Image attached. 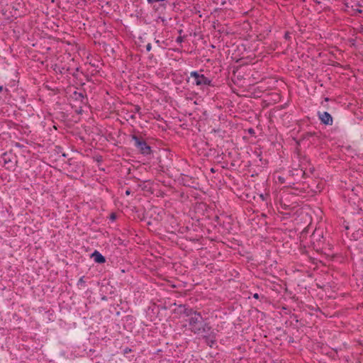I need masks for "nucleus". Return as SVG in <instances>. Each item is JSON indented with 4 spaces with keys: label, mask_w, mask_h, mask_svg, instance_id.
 Returning <instances> with one entry per match:
<instances>
[{
    "label": "nucleus",
    "mask_w": 363,
    "mask_h": 363,
    "mask_svg": "<svg viewBox=\"0 0 363 363\" xmlns=\"http://www.w3.org/2000/svg\"><path fill=\"white\" fill-rule=\"evenodd\" d=\"M190 330L196 335L207 334L211 330L210 324L204 321L201 313H194L188 320Z\"/></svg>",
    "instance_id": "obj_1"
},
{
    "label": "nucleus",
    "mask_w": 363,
    "mask_h": 363,
    "mask_svg": "<svg viewBox=\"0 0 363 363\" xmlns=\"http://www.w3.org/2000/svg\"><path fill=\"white\" fill-rule=\"evenodd\" d=\"M190 77L194 78L193 84H196L198 86H200L201 89H203L207 86H213L212 81L205 77L202 74H199L196 71H193L190 73Z\"/></svg>",
    "instance_id": "obj_2"
},
{
    "label": "nucleus",
    "mask_w": 363,
    "mask_h": 363,
    "mask_svg": "<svg viewBox=\"0 0 363 363\" xmlns=\"http://www.w3.org/2000/svg\"><path fill=\"white\" fill-rule=\"evenodd\" d=\"M132 140L134 141L135 146L143 155H148L151 152L150 147L147 144L145 140L135 135H131Z\"/></svg>",
    "instance_id": "obj_3"
},
{
    "label": "nucleus",
    "mask_w": 363,
    "mask_h": 363,
    "mask_svg": "<svg viewBox=\"0 0 363 363\" xmlns=\"http://www.w3.org/2000/svg\"><path fill=\"white\" fill-rule=\"evenodd\" d=\"M70 98L75 102H79L82 104H84L86 103V95L84 92H79L77 91H74L71 95Z\"/></svg>",
    "instance_id": "obj_4"
},
{
    "label": "nucleus",
    "mask_w": 363,
    "mask_h": 363,
    "mask_svg": "<svg viewBox=\"0 0 363 363\" xmlns=\"http://www.w3.org/2000/svg\"><path fill=\"white\" fill-rule=\"evenodd\" d=\"M318 117L322 123L325 125L333 124V118L329 113L326 111H324L323 113L318 112Z\"/></svg>",
    "instance_id": "obj_5"
},
{
    "label": "nucleus",
    "mask_w": 363,
    "mask_h": 363,
    "mask_svg": "<svg viewBox=\"0 0 363 363\" xmlns=\"http://www.w3.org/2000/svg\"><path fill=\"white\" fill-rule=\"evenodd\" d=\"M1 158L4 161V166L6 169H10L14 167V162L11 160L10 154L4 152V154H2Z\"/></svg>",
    "instance_id": "obj_6"
},
{
    "label": "nucleus",
    "mask_w": 363,
    "mask_h": 363,
    "mask_svg": "<svg viewBox=\"0 0 363 363\" xmlns=\"http://www.w3.org/2000/svg\"><path fill=\"white\" fill-rule=\"evenodd\" d=\"M203 339L210 347H212L216 342L215 333L212 331L205 334L203 335Z\"/></svg>",
    "instance_id": "obj_7"
},
{
    "label": "nucleus",
    "mask_w": 363,
    "mask_h": 363,
    "mask_svg": "<svg viewBox=\"0 0 363 363\" xmlns=\"http://www.w3.org/2000/svg\"><path fill=\"white\" fill-rule=\"evenodd\" d=\"M179 308H181V309H183L182 311H181V313H182L186 316L189 317V318L194 317V313H199V312L194 311L192 308H186L185 305L181 304V305L179 306Z\"/></svg>",
    "instance_id": "obj_8"
},
{
    "label": "nucleus",
    "mask_w": 363,
    "mask_h": 363,
    "mask_svg": "<svg viewBox=\"0 0 363 363\" xmlns=\"http://www.w3.org/2000/svg\"><path fill=\"white\" fill-rule=\"evenodd\" d=\"M91 257L94 259V262L99 264H102L106 262V258L99 251L95 250L91 255Z\"/></svg>",
    "instance_id": "obj_9"
},
{
    "label": "nucleus",
    "mask_w": 363,
    "mask_h": 363,
    "mask_svg": "<svg viewBox=\"0 0 363 363\" xmlns=\"http://www.w3.org/2000/svg\"><path fill=\"white\" fill-rule=\"evenodd\" d=\"M300 164H298V167L302 172L303 174H305L306 171L307 170L308 166H309V160L307 159L306 157H303L300 159Z\"/></svg>",
    "instance_id": "obj_10"
},
{
    "label": "nucleus",
    "mask_w": 363,
    "mask_h": 363,
    "mask_svg": "<svg viewBox=\"0 0 363 363\" xmlns=\"http://www.w3.org/2000/svg\"><path fill=\"white\" fill-rule=\"evenodd\" d=\"M84 277H82L79 279V281H78V282H77V285H78V286H79V285H82V284H85V281H84Z\"/></svg>",
    "instance_id": "obj_11"
},
{
    "label": "nucleus",
    "mask_w": 363,
    "mask_h": 363,
    "mask_svg": "<svg viewBox=\"0 0 363 363\" xmlns=\"http://www.w3.org/2000/svg\"><path fill=\"white\" fill-rule=\"evenodd\" d=\"M109 218H110L111 220L114 221L116 219V214L115 213H112L110 215Z\"/></svg>",
    "instance_id": "obj_12"
},
{
    "label": "nucleus",
    "mask_w": 363,
    "mask_h": 363,
    "mask_svg": "<svg viewBox=\"0 0 363 363\" xmlns=\"http://www.w3.org/2000/svg\"><path fill=\"white\" fill-rule=\"evenodd\" d=\"M152 49V45L150 43H148L147 45H146V50L147 52H150Z\"/></svg>",
    "instance_id": "obj_13"
},
{
    "label": "nucleus",
    "mask_w": 363,
    "mask_h": 363,
    "mask_svg": "<svg viewBox=\"0 0 363 363\" xmlns=\"http://www.w3.org/2000/svg\"><path fill=\"white\" fill-rule=\"evenodd\" d=\"M140 107L139 106L136 105V106H134V111L135 112L138 113V112L140 111Z\"/></svg>",
    "instance_id": "obj_14"
},
{
    "label": "nucleus",
    "mask_w": 363,
    "mask_h": 363,
    "mask_svg": "<svg viewBox=\"0 0 363 363\" xmlns=\"http://www.w3.org/2000/svg\"><path fill=\"white\" fill-rule=\"evenodd\" d=\"M277 179H278V180H279V182L280 183H281V184H284V179L282 177L279 176Z\"/></svg>",
    "instance_id": "obj_15"
},
{
    "label": "nucleus",
    "mask_w": 363,
    "mask_h": 363,
    "mask_svg": "<svg viewBox=\"0 0 363 363\" xmlns=\"http://www.w3.org/2000/svg\"><path fill=\"white\" fill-rule=\"evenodd\" d=\"M177 43H182V37L181 36H179L177 38V40H176Z\"/></svg>",
    "instance_id": "obj_16"
},
{
    "label": "nucleus",
    "mask_w": 363,
    "mask_h": 363,
    "mask_svg": "<svg viewBox=\"0 0 363 363\" xmlns=\"http://www.w3.org/2000/svg\"><path fill=\"white\" fill-rule=\"evenodd\" d=\"M259 294L255 293V294H253V298H256V299H258L259 298Z\"/></svg>",
    "instance_id": "obj_17"
},
{
    "label": "nucleus",
    "mask_w": 363,
    "mask_h": 363,
    "mask_svg": "<svg viewBox=\"0 0 363 363\" xmlns=\"http://www.w3.org/2000/svg\"><path fill=\"white\" fill-rule=\"evenodd\" d=\"M149 4H153L154 2H157V0H147Z\"/></svg>",
    "instance_id": "obj_18"
},
{
    "label": "nucleus",
    "mask_w": 363,
    "mask_h": 363,
    "mask_svg": "<svg viewBox=\"0 0 363 363\" xmlns=\"http://www.w3.org/2000/svg\"><path fill=\"white\" fill-rule=\"evenodd\" d=\"M125 194H126V195H130V189H127V190L125 191Z\"/></svg>",
    "instance_id": "obj_19"
},
{
    "label": "nucleus",
    "mask_w": 363,
    "mask_h": 363,
    "mask_svg": "<svg viewBox=\"0 0 363 363\" xmlns=\"http://www.w3.org/2000/svg\"><path fill=\"white\" fill-rule=\"evenodd\" d=\"M324 100H325V101H330V99L328 97H325Z\"/></svg>",
    "instance_id": "obj_20"
},
{
    "label": "nucleus",
    "mask_w": 363,
    "mask_h": 363,
    "mask_svg": "<svg viewBox=\"0 0 363 363\" xmlns=\"http://www.w3.org/2000/svg\"><path fill=\"white\" fill-rule=\"evenodd\" d=\"M2 90H3V86H0V93L2 91Z\"/></svg>",
    "instance_id": "obj_21"
},
{
    "label": "nucleus",
    "mask_w": 363,
    "mask_h": 363,
    "mask_svg": "<svg viewBox=\"0 0 363 363\" xmlns=\"http://www.w3.org/2000/svg\"><path fill=\"white\" fill-rule=\"evenodd\" d=\"M285 38H289V33H286V34H285Z\"/></svg>",
    "instance_id": "obj_22"
},
{
    "label": "nucleus",
    "mask_w": 363,
    "mask_h": 363,
    "mask_svg": "<svg viewBox=\"0 0 363 363\" xmlns=\"http://www.w3.org/2000/svg\"><path fill=\"white\" fill-rule=\"evenodd\" d=\"M313 1H314L315 3L318 4L320 3V1H316V0H313Z\"/></svg>",
    "instance_id": "obj_23"
},
{
    "label": "nucleus",
    "mask_w": 363,
    "mask_h": 363,
    "mask_svg": "<svg viewBox=\"0 0 363 363\" xmlns=\"http://www.w3.org/2000/svg\"><path fill=\"white\" fill-rule=\"evenodd\" d=\"M211 172H214V169H213V168H212V169H211Z\"/></svg>",
    "instance_id": "obj_24"
}]
</instances>
